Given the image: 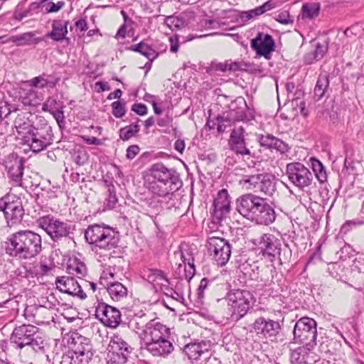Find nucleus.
<instances>
[{
	"label": "nucleus",
	"instance_id": "nucleus-10",
	"mask_svg": "<svg viewBox=\"0 0 364 364\" xmlns=\"http://www.w3.org/2000/svg\"><path fill=\"white\" fill-rule=\"evenodd\" d=\"M107 350L109 362L112 364H124L132 348L121 336L115 334L110 338Z\"/></svg>",
	"mask_w": 364,
	"mask_h": 364
},
{
	"label": "nucleus",
	"instance_id": "nucleus-34",
	"mask_svg": "<svg viewBox=\"0 0 364 364\" xmlns=\"http://www.w3.org/2000/svg\"><path fill=\"white\" fill-rule=\"evenodd\" d=\"M191 22L186 13H183L178 16H169L164 20V23L172 31L181 29L188 26Z\"/></svg>",
	"mask_w": 364,
	"mask_h": 364
},
{
	"label": "nucleus",
	"instance_id": "nucleus-45",
	"mask_svg": "<svg viewBox=\"0 0 364 364\" xmlns=\"http://www.w3.org/2000/svg\"><path fill=\"white\" fill-rule=\"evenodd\" d=\"M312 168L317 179L321 183L325 182L327 179V176L323 164L318 160H314L312 161Z\"/></svg>",
	"mask_w": 364,
	"mask_h": 364
},
{
	"label": "nucleus",
	"instance_id": "nucleus-47",
	"mask_svg": "<svg viewBox=\"0 0 364 364\" xmlns=\"http://www.w3.org/2000/svg\"><path fill=\"white\" fill-rule=\"evenodd\" d=\"M41 3L38 2H33L31 3L28 8L25 10L21 14H19L18 16H16V19L18 20H22L25 17L31 16L35 14H38L39 9L41 7Z\"/></svg>",
	"mask_w": 364,
	"mask_h": 364
},
{
	"label": "nucleus",
	"instance_id": "nucleus-62",
	"mask_svg": "<svg viewBox=\"0 0 364 364\" xmlns=\"http://www.w3.org/2000/svg\"><path fill=\"white\" fill-rule=\"evenodd\" d=\"M128 24L123 23L119 28L116 33L115 38L117 39H123L126 36Z\"/></svg>",
	"mask_w": 364,
	"mask_h": 364
},
{
	"label": "nucleus",
	"instance_id": "nucleus-12",
	"mask_svg": "<svg viewBox=\"0 0 364 364\" xmlns=\"http://www.w3.org/2000/svg\"><path fill=\"white\" fill-rule=\"evenodd\" d=\"M287 175L295 186L304 189L309 186L313 181V173L303 164L296 162L287 166Z\"/></svg>",
	"mask_w": 364,
	"mask_h": 364
},
{
	"label": "nucleus",
	"instance_id": "nucleus-21",
	"mask_svg": "<svg viewBox=\"0 0 364 364\" xmlns=\"http://www.w3.org/2000/svg\"><path fill=\"white\" fill-rule=\"evenodd\" d=\"M230 210V201L228 191L222 189L217 195L213 203V219L218 223L225 218Z\"/></svg>",
	"mask_w": 364,
	"mask_h": 364
},
{
	"label": "nucleus",
	"instance_id": "nucleus-60",
	"mask_svg": "<svg viewBox=\"0 0 364 364\" xmlns=\"http://www.w3.org/2000/svg\"><path fill=\"white\" fill-rule=\"evenodd\" d=\"M170 41V50L172 53H176L178 50V36H175L174 37L169 38Z\"/></svg>",
	"mask_w": 364,
	"mask_h": 364
},
{
	"label": "nucleus",
	"instance_id": "nucleus-55",
	"mask_svg": "<svg viewBox=\"0 0 364 364\" xmlns=\"http://www.w3.org/2000/svg\"><path fill=\"white\" fill-rule=\"evenodd\" d=\"M50 114L55 118L59 126H60L61 124H64L65 116L63 109H59L58 110L53 111L50 112Z\"/></svg>",
	"mask_w": 364,
	"mask_h": 364
},
{
	"label": "nucleus",
	"instance_id": "nucleus-42",
	"mask_svg": "<svg viewBox=\"0 0 364 364\" xmlns=\"http://www.w3.org/2000/svg\"><path fill=\"white\" fill-rule=\"evenodd\" d=\"M139 131V125L135 124H132L129 126H127L124 128H122L119 131V137L124 140H128L131 137H132L135 134H136Z\"/></svg>",
	"mask_w": 364,
	"mask_h": 364
},
{
	"label": "nucleus",
	"instance_id": "nucleus-51",
	"mask_svg": "<svg viewBox=\"0 0 364 364\" xmlns=\"http://www.w3.org/2000/svg\"><path fill=\"white\" fill-rule=\"evenodd\" d=\"M65 6V2L63 1L54 3L50 1L46 4V13H55L60 11Z\"/></svg>",
	"mask_w": 364,
	"mask_h": 364
},
{
	"label": "nucleus",
	"instance_id": "nucleus-56",
	"mask_svg": "<svg viewBox=\"0 0 364 364\" xmlns=\"http://www.w3.org/2000/svg\"><path fill=\"white\" fill-rule=\"evenodd\" d=\"M139 152V147L137 145H132L127 149L126 156L128 159H133Z\"/></svg>",
	"mask_w": 364,
	"mask_h": 364
},
{
	"label": "nucleus",
	"instance_id": "nucleus-31",
	"mask_svg": "<svg viewBox=\"0 0 364 364\" xmlns=\"http://www.w3.org/2000/svg\"><path fill=\"white\" fill-rule=\"evenodd\" d=\"M259 141L262 146L274 149L282 153L287 151L288 149L287 144L270 134L262 135Z\"/></svg>",
	"mask_w": 364,
	"mask_h": 364
},
{
	"label": "nucleus",
	"instance_id": "nucleus-8",
	"mask_svg": "<svg viewBox=\"0 0 364 364\" xmlns=\"http://www.w3.org/2000/svg\"><path fill=\"white\" fill-rule=\"evenodd\" d=\"M37 223L38 226L44 230L55 242L66 237L70 234V228L68 223L61 221L53 215L42 216L37 220Z\"/></svg>",
	"mask_w": 364,
	"mask_h": 364
},
{
	"label": "nucleus",
	"instance_id": "nucleus-2",
	"mask_svg": "<svg viewBox=\"0 0 364 364\" xmlns=\"http://www.w3.org/2000/svg\"><path fill=\"white\" fill-rule=\"evenodd\" d=\"M6 252L18 259H31L41 251V237L31 230H20L14 233L6 242Z\"/></svg>",
	"mask_w": 364,
	"mask_h": 364
},
{
	"label": "nucleus",
	"instance_id": "nucleus-50",
	"mask_svg": "<svg viewBox=\"0 0 364 364\" xmlns=\"http://www.w3.org/2000/svg\"><path fill=\"white\" fill-rule=\"evenodd\" d=\"M327 51V45L326 43H318L314 50V55L316 60H321Z\"/></svg>",
	"mask_w": 364,
	"mask_h": 364
},
{
	"label": "nucleus",
	"instance_id": "nucleus-18",
	"mask_svg": "<svg viewBox=\"0 0 364 364\" xmlns=\"http://www.w3.org/2000/svg\"><path fill=\"white\" fill-rule=\"evenodd\" d=\"M252 329L259 337L270 338L279 333L281 326L279 321L260 316L255 320Z\"/></svg>",
	"mask_w": 364,
	"mask_h": 364
},
{
	"label": "nucleus",
	"instance_id": "nucleus-53",
	"mask_svg": "<svg viewBox=\"0 0 364 364\" xmlns=\"http://www.w3.org/2000/svg\"><path fill=\"white\" fill-rule=\"evenodd\" d=\"M275 19L280 23L287 25L293 22V20L289 16V14L287 11L279 14Z\"/></svg>",
	"mask_w": 364,
	"mask_h": 364
},
{
	"label": "nucleus",
	"instance_id": "nucleus-25",
	"mask_svg": "<svg viewBox=\"0 0 364 364\" xmlns=\"http://www.w3.org/2000/svg\"><path fill=\"white\" fill-rule=\"evenodd\" d=\"M143 346L152 355L163 358L168 356L174 349L172 343L169 341V337L151 342Z\"/></svg>",
	"mask_w": 364,
	"mask_h": 364
},
{
	"label": "nucleus",
	"instance_id": "nucleus-20",
	"mask_svg": "<svg viewBox=\"0 0 364 364\" xmlns=\"http://www.w3.org/2000/svg\"><path fill=\"white\" fill-rule=\"evenodd\" d=\"M151 177L160 181L169 183L173 188H181L182 181L178 173L173 169H169L163 164H155L151 168Z\"/></svg>",
	"mask_w": 364,
	"mask_h": 364
},
{
	"label": "nucleus",
	"instance_id": "nucleus-5",
	"mask_svg": "<svg viewBox=\"0 0 364 364\" xmlns=\"http://www.w3.org/2000/svg\"><path fill=\"white\" fill-rule=\"evenodd\" d=\"M10 340L19 349L31 346L34 350H38L43 348V339L39 335L38 328L33 325L23 324L16 326Z\"/></svg>",
	"mask_w": 364,
	"mask_h": 364
},
{
	"label": "nucleus",
	"instance_id": "nucleus-17",
	"mask_svg": "<svg viewBox=\"0 0 364 364\" xmlns=\"http://www.w3.org/2000/svg\"><path fill=\"white\" fill-rule=\"evenodd\" d=\"M95 316L105 325L117 328L121 322V313L115 307L105 303H99L95 308Z\"/></svg>",
	"mask_w": 364,
	"mask_h": 364
},
{
	"label": "nucleus",
	"instance_id": "nucleus-40",
	"mask_svg": "<svg viewBox=\"0 0 364 364\" xmlns=\"http://www.w3.org/2000/svg\"><path fill=\"white\" fill-rule=\"evenodd\" d=\"M22 103L26 106L36 105L38 104L39 99L38 98L37 92L31 87L28 90H23L20 95Z\"/></svg>",
	"mask_w": 364,
	"mask_h": 364
},
{
	"label": "nucleus",
	"instance_id": "nucleus-32",
	"mask_svg": "<svg viewBox=\"0 0 364 364\" xmlns=\"http://www.w3.org/2000/svg\"><path fill=\"white\" fill-rule=\"evenodd\" d=\"M48 75L45 73L38 76L34 77L32 79L25 82L30 87H35L43 89L45 87L53 88L59 81V78H53L48 80L46 77Z\"/></svg>",
	"mask_w": 364,
	"mask_h": 364
},
{
	"label": "nucleus",
	"instance_id": "nucleus-36",
	"mask_svg": "<svg viewBox=\"0 0 364 364\" xmlns=\"http://www.w3.org/2000/svg\"><path fill=\"white\" fill-rule=\"evenodd\" d=\"M275 7V4L272 1H267L262 6L247 11H244L241 14V17L245 20H250L252 18L259 16L262 14L268 11Z\"/></svg>",
	"mask_w": 364,
	"mask_h": 364
},
{
	"label": "nucleus",
	"instance_id": "nucleus-64",
	"mask_svg": "<svg viewBox=\"0 0 364 364\" xmlns=\"http://www.w3.org/2000/svg\"><path fill=\"white\" fill-rule=\"evenodd\" d=\"M77 29L81 32L85 31L87 29V24L85 19L81 18L75 23Z\"/></svg>",
	"mask_w": 364,
	"mask_h": 364
},
{
	"label": "nucleus",
	"instance_id": "nucleus-44",
	"mask_svg": "<svg viewBox=\"0 0 364 364\" xmlns=\"http://www.w3.org/2000/svg\"><path fill=\"white\" fill-rule=\"evenodd\" d=\"M64 106L63 102L58 101L54 97H48L47 100L43 103L42 109L49 113L58 110L59 109H63Z\"/></svg>",
	"mask_w": 364,
	"mask_h": 364
},
{
	"label": "nucleus",
	"instance_id": "nucleus-59",
	"mask_svg": "<svg viewBox=\"0 0 364 364\" xmlns=\"http://www.w3.org/2000/svg\"><path fill=\"white\" fill-rule=\"evenodd\" d=\"M208 284H209V281L208 279L203 278L201 279L199 287H198V297H200V298L203 297L204 291L208 287Z\"/></svg>",
	"mask_w": 364,
	"mask_h": 364
},
{
	"label": "nucleus",
	"instance_id": "nucleus-26",
	"mask_svg": "<svg viewBox=\"0 0 364 364\" xmlns=\"http://www.w3.org/2000/svg\"><path fill=\"white\" fill-rule=\"evenodd\" d=\"M72 350L78 355H81L80 363L82 364H88L93 355L89 339L82 336L77 337L76 339L73 338Z\"/></svg>",
	"mask_w": 364,
	"mask_h": 364
},
{
	"label": "nucleus",
	"instance_id": "nucleus-23",
	"mask_svg": "<svg viewBox=\"0 0 364 364\" xmlns=\"http://www.w3.org/2000/svg\"><path fill=\"white\" fill-rule=\"evenodd\" d=\"M228 145L237 155L250 156L251 151L245 139V129L242 127L234 128L230 136Z\"/></svg>",
	"mask_w": 364,
	"mask_h": 364
},
{
	"label": "nucleus",
	"instance_id": "nucleus-28",
	"mask_svg": "<svg viewBox=\"0 0 364 364\" xmlns=\"http://www.w3.org/2000/svg\"><path fill=\"white\" fill-rule=\"evenodd\" d=\"M174 257L175 259L179 258L182 261V263L178 264L179 270L181 269V268L183 267L184 272H186V267L187 264L188 265L190 269H191L192 272L189 271V275L185 274V277L186 279H191L192 275H193L195 273V266L193 263L194 259L193 257V255L191 252L189 250V249H186L184 250L180 249L177 251H175ZM178 274H180V272Z\"/></svg>",
	"mask_w": 364,
	"mask_h": 364
},
{
	"label": "nucleus",
	"instance_id": "nucleus-54",
	"mask_svg": "<svg viewBox=\"0 0 364 364\" xmlns=\"http://www.w3.org/2000/svg\"><path fill=\"white\" fill-rule=\"evenodd\" d=\"M132 110L137 114L144 116L147 113V107L145 105L141 103H135L132 107Z\"/></svg>",
	"mask_w": 364,
	"mask_h": 364
},
{
	"label": "nucleus",
	"instance_id": "nucleus-9",
	"mask_svg": "<svg viewBox=\"0 0 364 364\" xmlns=\"http://www.w3.org/2000/svg\"><path fill=\"white\" fill-rule=\"evenodd\" d=\"M208 252L220 266L225 265L231 255V245L229 242L220 237H209L206 243Z\"/></svg>",
	"mask_w": 364,
	"mask_h": 364
},
{
	"label": "nucleus",
	"instance_id": "nucleus-24",
	"mask_svg": "<svg viewBox=\"0 0 364 364\" xmlns=\"http://www.w3.org/2000/svg\"><path fill=\"white\" fill-rule=\"evenodd\" d=\"M251 47L257 55L269 59L271 53L274 50V41L270 35L259 33L257 37L252 40Z\"/></svg>",
	"mask_w": 364,
	"mask_h": 364
},
{
	"label": "nucleus",
	"instance_id": "nucleus-48",
	"mask_svg": "<svg viewBox=\"0 0 364 364\" xmlns=\"http://www.w3.org/2000/svg\"><path fill=\"white\" fill-rule=\"evenodd\" d=\"M112 114L117 118H121L125 114L124 103L115 101L112 103Z\"/></svg>",
	"mask_w": 364,
	"mask_h": 364
},
{
	"label": "nucleus",
	"instance_id": "nucleus-16",
	"mask_svg": "<svg viewBox=\"0 0 364 364\" xmlns=\"http://www.w3.org/2000/svg\"><path fill=\"white\" fill-rule=\"evenodd\" d=\"M114 273L104 271L99 284L107 289L112 300L118 301L127 297V289L120 282L109 280L114 279Z\"/></svg>",
	"mask_w": 364,
	"mask_h": 364
},
{
	"label": "nucleus",
	"instance_id": "nucleus-14",
	"mask_svg": "<svg viewBox=\"0 0 364 364\" xmlns=\"http://www.w3.org/2000/svg\"><path fill=\"white\" fill-rule=\"evenodd\" d=\"M253 243L258 246L264 254L274 258H278L280 261L282 257V244L280 240L274 235L265 233L253 240Z\"/></svg>",
	"mask_w": 364,
	"mask_h": 364
},
{
	"label": "nucleus",
	"instance_id": "nucleus-22",
	"mask_svg": "<svg viewBox=\"0 0 364 364\" xmlns=\"http://www.w3.org/2000/svg\"><path fill=\"white\" fill-rule=\"evenodd\" d=\"M56 288L61 292L77 296L80 299L87 297L79 282L72 277L63 276L55 279Z\"/></svg>",
	"mask_w": 364,
	"mask_h": 364
},
{
	"label": "nucleus",
	"instance_id": "nucleus-58",
	"mask_svg": "<svg viewBox=\"0 0 364 364\" xmlns=\"http://www.w3.org/2000/svg\"><path fill=\"white\" fill-rule=\"evenodd\" d=\"M201 26L205 29H212L218 28L219 23L215 20L204 19L201 21Z\"/></svg>",
	"mask_w": 364,
	"mask_h": 364
},
{
	"label": "nucleus",
	"instance_id": "nucleus-49",
	"mask_svg": "<svg viewBox=\"0 0 364 364\" xmlns=\"http://www.w3.org/2000/svg\"><path fill=\"white\" fill-rule=\"evenodd\" d=\"M88 159L89 154L85 150L79 149L75 154V161L80 166L85 164L88 161Z\"/></svg>",
	"mask_w": 364,
	"mask_h": 364
},
{
	"label": "nucleus",
	"instance_id": "nucleus-19",
	"mask_svg": "<svg viewBox=\"0 0 364 364\" xmlns=\"http://www.w3.org/2000/svg\"><path fill=\"white\" fill-rule=\"evenodd\" d=\"M0 211L4 213L6 220L11 224L21 220L23 215V209L21 203L16 200H11V196H6L0 199Z\"/></svg>",
	"mask_w": 364,
	"mask_h": 364
},
{
	"label": "nucleus",
	"instance_id": "nucleus-30",
	"mask_svg": "<svg viewBox=\"0 0 364 364\" xmlns=\"http://www.w3.org/2000/svg\"><path fill=\"white\" fill-rule=\"evenodd\" d=\"M208 343L205 341L188 343L184 346L183 352L190 360H197L203 354L208 352Z\"/></svg>",
	"mask_w": 364,
	"mask_h": 364
},
{
	"label": "nucleus",
	"instance_id": "nucleus-3",
	"mask_svg": "<svg viewBox=\"0 0 364 364\" xmlns=\"http://www.w3.org/2000/svg\"><path fill=\"white\" fill-rule=\"evenodd\" d=\"M14 124L18 134L21 135L24 144L28 146L33 152L38 153L53 142V129L47 123L34 127L28 123L21 124L18 120H15Z\"/></svg>",
	"mask_w": 364,
	"mask_h": 364
},
{
	"label": "nucleus",
	"instance_id": "nucleus-38",
	"mask_svg": "<svg viewBox=\"0 0 364 364\" xmlns=\"http://www.w3.org/2000/svg\"><path fill=\"white\" fill-rule=\"evenodd\" d=\"M134 51L140 53L141 55L145 56L151 62L155 60L158 56V53L144 42H140L138 44L134 46L132 48Z\"/></svg>",
	"mask_w": 364,
	"mask_h": 364
},
{
	"label": "nucleus",
	"instance_id": "nucleus-43",
	"mask_svg": "<svg viewBox=\"0 0 364 364\" xmlns=\"http://www.w3.org/2000/svg\"><path fill=\"white\" fill-rule=\"evenodd\" d=\"M68 269L73 274L84 276L86 274L87 268L84 263L78 261L77 259L70 260L68 264Z\"/></svg>",
	"mask_w": 364,
	"mask_h": 364
},
{
	"label": "nucleus",
	"instance_id": "nucleus-35",
	"mask_svg": "<svg viewBox=\"0 0 364 364\" xmlns=\"http://www.w3.org/2000/svg\"><path fill=\"white\" fill-rule=\"evenodd\" d=\"M33 32H26L18 36H12L8 38L6 43H14L17 46H23L27 45L36 44L41 41V38L34 37Z\"/></svg>",
	"mask_w": 364,
	"mask_h": 364
},
{
	"label": "nucleus",
	"instance_id": "nucleus-11",
	"mask_svg": "<svg viewBox=\"0 0 364 364\" xmlns=\"http://www.w3.org/2000/svg\"><path fill=\"white\" fill-rule=\"evenodd\" d=\"M245 183H248L250 188L267 196H272L276 191L277 179L269 174H257L245 176Z\"/></svg>",
	"mask_w": 364,
	"mask_h": 364
},
{
	"label": "nucleus",
	"instance_id": "nucleus-4",
	"mask_svg": "<svg viewBox=\"0 0 364 364\" xmlns=\"http://www.w3.org/2000/svg\"><path fill=\"white\" fill-rule=\"evenodd\" d=\"M87 242L92 246V250H110L117 247L119 242L118 232L105 225L94 224L88 226L85 231Z\"/></svg>",
	"mask_w": 364,
	"mask_h": 364
},
{
	"label": "nucleus",
	"instance_id": "nucleus-41",
	"mask_svg": "<svg viewBox=\"0 0 364 364\" xmlns=\"http://www.w3.org/2000/svg\"><path fill=\"white\" fill-rule=\"evenodd\" d=\"M320 5L318 3L305 4L302 6V16L304 18H313L318 15Z\"/></svg>",
	"mask_w": 364,
	"mask_h": 364
},
{
	"label": "nucleus",
	"instance_id": "nucleus-46",
	"mask_svg": "<svg viewBox=\"0 0 364 364\" xmlns=\"http://www.w3.org/2000/svg\"><path fill=\"white\" fill-rule=\"evenodd\" d=\"M17 108L15 105H10L8 102L0 99V121L7 117L12 112H16Z\"/></svg>",
	"mask_w": 364,
	"mask_h": 364
},
{
	"label": "nucleus",
	"instance_id": "nucleus-37",
	"mask_svg": "<svg viewBox=\"0 0 364 364\" xmlns=\"http://www.w3.org/2000/svg\"><path fill=\"white\" fill-rule=\"evenodd\" d=\"M144 277L150 283L156 285H163L164 282H168V279L163 271L157 269H149L144 271Z\"/></svg>",
	"mask_w": 364,
	"mask_h": 364
},
{
	"label": "nucleus",
	"instance_id": "nucleus-29",
	"mask_svg": "<svg viewBox=\"0 0 364 364\" xmlns=\"http://www.w3.org/2000/svg\"><path fill=\"white\" fill-rule=\"evenodd\" d=\"M311 350L304 345L294 349L290 355L291 363L292 364H312L315 360L310 355Z\"/></svg>",
	"mask_w": 364,
	"mask_h": 364
},
{
	"label": "nucleus",
	"instance_id": "nucleus-52",
	"mask_svg": "<svg viewBox=\"0 0 364 364\" xmlns=\"http://www.w3.org/2000/svg\"><path fill=\"white\" fill-rule=\"evenodd\" d=\"M109 196L107 198V206L110 208L114 207L117 203V198L115 193L114 187L112 186L108 188Z\"/></svg>",
	"mask_w": 364,
	"mask_h": 364
},
{
	"label": "nucleus",
	"instance_id": "nucleus-33",
	"mask_svg": "<svg viewBox=\"0 0 364 364\" xmlns=\"http://www.w3.org/2000/svg\"><path fill=\"white\" fill-rule=\"evenodd\" d=\"M68 21L55 20L52 24V31L47 33L46 36L55 41L63 40L68 33Z\"/></svg>",
	"mask_w": 364,
	"mask_h": 364
},
{
	"label": "nucleus",
	"instance_id": "nucleus-27",
	"mask_svg": "<svg viewBox=\"0 0 364 364\" xmlns=\"http://www.w3.org/2000/svg\"><path fill=\"white\" fill-rule=\"evenodd\" d=\"M146 188L154 195L159 197H164L170 193L178 190L180 188H173V186H170L169 183H166L163 181L153 178L151 181H149L146 184Z\"/></svg>",
	"mask_w": 364,
	"mask_h": 364
},
{
	"label": "nucleus",
	"instance_id": "nucleus-7",
	"mask_svg": "<svg viewBox=\"0 0 364 364\" xmlns=\"http://www.w3.org/2000/svg\"><path fill=\"white\" fill-rule=\"evenodd\" d=\"M293 333L295 343L303 344L309 349H313L316 344V322L313 318L302 317L295 323Z\"/></svg>",
	"mask_w": 364,
	"mask_h": 364
},
{
	"label": "nucleus",
	"instance_id": "nucleus-57",
	"mask_svg": "<svg viewBox=\"0 0 364 364\" xmlns=\"http://www.w3.org/2000/svg\"><path fill=\"white\" fill-rule=\"evenodd\" d=\"M228 63V70L230 71H237L243 69V66L245 65L242 62H232L231 60L227 61Z\"/></svg>",
	"mask_w": 364,
	"mask_h": 364
},
{
	"label": "nucleus",
	"instance_id": "nucleus-63",
	"mask_svg": "<svg viewBox=\"0 0 364 364\" xmlns=\"http://www.w3.org/2000/svg\"><path fill=\"white\" fill-rule=\"evenodd\" d=\"M294 95H296V97H292V101H295L296 105H299V106L301 107V112H303L304 109V102L301 100L299 103H298L297 101L298 100L300 99L301 96L304 95V92L301 90H296Z\"/></svg>",
	"mask_w": 364,
	"mask_h": 364
},
{
	"label": "nucleus",
	"instance_id": "nucleus-15",
	"mask_svg": "<svg viewBox=\"0 0 364 364\" xmlns=\"http://www.w3.org/2000/svg\"><path fill=\"white\" fill-rule=\"evenodd\" d=\"M24 162V159L16 154H9L6 159L5 167L7 170L9 178L14 186H22Z\"/></svg>",
	"mask_w": 364,
	"mask_h": 364
},
{
	"label": "nucleus",
	"instance_id": "nucleus-6",
	"mask_svg": "<svg viewBox=\"0 0 364 364\" xmlns=\"http://www.w3.org/2000/svg\"><path fill=\"white\" fill-rule=\"evenodd\" d=\"M228 306L232 318L238 321L245 316L255 303L252 294L246 290L235 289L228 294Z\"/></svg>",
	"mask_w": 364,
	"mask_h": 364
},
{
	"label": "nucleus",
	"instance_id": "nucleus-1",
	"mask_svg": "<svg viewBox=\"0 0 364 364\" xmlns=\"http://www.w3.org/2000/svg\"><path fill=\"white\" fill-rule=\"evenodd\" d=\"M236 209L244 218L258 225H269L276 218L272 206L264 198L252 193L238 198Z\"/></svg>",
	"mask_w": 364,
	"mask_h": 364
},
{
	"label": "nucleus",
	"instance_id": "nucleus-39",
	"mask_svg": "<svg viewBox=\"0 0 364 364\" xmlns=\"http://www.w3.org/2000/svg\"><path fill=\"white\" fill-rule=\"evenodd\" d=\"M329 81L327 75H319L314 88V97L316 100H321L324 96Z\"/></svg>",
	"mask_w": 364,
	"mask_h": 364
},
{
	"label": "nucleus",
	"instance_id": "nucleus-13",
	"mask_svg": "<svg viewBox=\"0 0 364 364\" xmlns=\"http://www.w3.org/2000/svg\"><path fill=\"white\" fill-rule=\"evenodd\" d=\"M170 335L171 330L166 325L151 320L145 325L142 331L139 333V337L142 341V345L144 346L170 337Z\"/></svg>",
	"mask_w": 364,
	"mask_h": 364
},
{
	"label": "nucleus",
	"instance_id": "nucleus-61",
	"mask_svg": "<svg viewBox=\"0 0 364 364\" xmlns=\"http://www.w3.org/2000/svg\"><path fill=\"white\" fill-rule=\"evenodd\" d=\"M228 63L227 61L224 63H214L211 65V69L215 71L225 72L228 70Z\"/></svg>",
	"mask_w": 364,
	"mask_h": 364
}]
</instances>
